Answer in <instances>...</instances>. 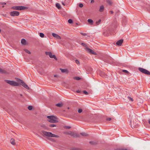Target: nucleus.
<instances>
[{
  "mask_svg": "<svg viewBox=\"0 0 150 150\" xmlns=\"http://www.w3.org/2000/svg\"><path fill=\"white\" fill-rule=\"evenodd\" d=\"M0 73L2 74H6L7 72L5 70L0 68Z\"/></svg>",
  "mask_w": 150,
  "mask_h": 150,
  "instance_id": "15",
  "label": "nucleus"
},
{
  "mask_svg": "<svg viewBox=\"0 0 150 150\" xmlns=\"http://www.w3.org/2000/svg\"><path fill=\"white\" fill-rule=\"evenodd\" d=\"M49 127H53L56 126V125L55 124H51L49 125Z\"/></svg>",
  "mask_w": 150,
  "mask_h": 150,
  "instance_id": "31",
  "label": "nucleus"
},
{
  "mask_svg": "<svg viewBox=\"0 0 150 150\" xmlns=\"http://www.w3.org/2000/svg\"><path fill=\"white\" fill-rule=\"evenodd\" d=\"M67 133V134L70 135L74 137H80V135L79 134H76L74 132L70 131Z\"/></svg>",
  "mask_w": 150,
  "mask_h": 150,
  "instance_id": "6",
  "label": "nucleus"
},
{
  "mask_svg": "<svg viewBox=\"0 0 150 150\" xmlns=\"http://www.w3.org/2000/svg\"><path fill=\"white\" fill-rule=\"evenodd\" d=\"M83 111L81 109H79L78 110V112L79 113H81Z\"/></svg>",
  "mask_w": 150,
  "mask_h": 150,
  "instance_id": "37",
  "label": "nucleus"
},
{
  "mask_svg": "<svg viewBox=\"0 0 150 150\" xmlns=\"http://www.w3.org/2000/svg\"><path fill=\"white\" fill-rule=\"evenodd\" d=\"M17 81L18 83L13 81H10L7 80H4L5 82L12 86H18L20 84L22 85L25 88L27 89H29V88L28 86L26 84V83H25L23 81L20 79H18L17 80Z\"/></svg>",
  "mask_w": 150,
  "mask_h": 150,
  "instance_id": "1",
  "label": "nucleus"
},
{
  "mask_svg": "<svg viewBox=\"0 0 150 150\" xmlns=\"http://www.w3.org/2000/svg\"><path fill=\"white\" fill-rule=\"evenodd\" d=\"M138 70L140 71L144 74L148 75H150V72L147 70L140 67L138 68Z\"/></svg>",
  "mask_w": 150,
  "mask_h": 150,
  "instance_id": "5",
  "label": "nucleus"
},
{
  "mask_svg": "<svg viewBox=\"0 0 150 150\" xmlns=\"http://www.w3.org/2000/svg\"><path fill=\"white\" fill-rule=\"evenodd\" d=\"M101 21V19H99L98 21H96V24L97 25H98L100 23V22Z\"/></svg>",
  "mask_w": 150,
  "mask_h": 150,
  "instance_id": "27",
  "label": "nucleus"
},
{
  "mask_svg": "<svg viewBox=\"0 0 150 150\" xmlns=\"http://www.w3.org/2000/svg\"><path fill=\"white\" fill-rule=\"evenodd\" d=\"M88 23H90L91 25H92L93 22V20L91 19H88Z\"/></svg>",
  "mask_w": 150,
  "mask_h": 150,
  "instance_id": "21",
  "label": "nucleus"
},
{
  "mask_svg": "<svg viewBox=\"0 0 150 150\" xmlns=\"http://www.w3.org/2000/svg\"><path fill=\"white\" fill-rule=\"evenodd\" d=\"M52 35L55 38L57 39H61L60 36L56 33H52Z\"/></svg>",
  "mask_w": 150,
  "mask_h": 150,
  "instance_id": "11",
  "label": "nucleus"
},
{
  "mask_svg": "<svg viewBox=\"0 0 150 150\" xmlns=\"http://www.w3.org/2000/svg\"><path fill=\"white\" fill-rule=\"evenodd\" d=\"M2 15L5 17H7V15L6 14H2Z\"/></svg>",
  "mask_w": 150,
  "mask_h": 150,
  "instance_id": "43",
  "label": "nucleus"
},
{
  "mask_svg": "<svg viewBox=\"0 0 150 150\" xmlns=\"http://www.w3.org/2000/svg\"><path fill=\"white\" fill-rule=\"evenodd\" d=\"M11 8L17 10H22L28 9V7L23 6H14L11 7Z\"/></svg>",
  "mask_w": 150,
  "mask_h": 150,
  "instance_id": "4",
  "label": "nucleus"
},
{
  "mask_svg": "<svg viewBox=\"0 0 150 150\" xmlns=\"http://www.w3.org/2000/svg\"><path fill=\"white\" fill-rule=\"evenodd\" d=\"M128 98L130 101H133V98L129 96L128 97Z\"/></svg>",
  "mask_w": 150,
  "mask_h": 150,
  "instance_id": "33",
  "label": "nucleus"
},
{
  "mask_svg": "<svg viewBox=\"0 0 150 150\" xmlns=\"http://www.w3.org/2000/svg\"><path fill=\"white\" fill-rule=\"evenodd\" d=\"M71 150H81V149L76 147H72L71 148Z\"/></svg>",
  "mask_w": 150,
  "mask_h": 150,
  "instance_id": "24",
  "label": "nucleus"
},
{
  "mask_svg": "<svg viewBox=\"0 0 150 150\" xmlns=\"http://www.w3.org/2000/svg\"><path fill=\"white\" fill-rule=\"evenodd\" d=\"M64 128L66 129H70L71 128V127L70 126H65Z\"/></svg>",
  "mask_w": 150,
  "mask_h": 150,
  "instance_id": "39",
  "label": "nucleus"
},
{
  "mask_svg": "<svg viewBox=\"0 0 150 150\" xmlns=\"http://www.w3.org/2000/svg\"><path fill=\"white\" fill-rule=\"evenodd\" d=\"M56 6L58 9H60L61 8L60 4L58 3L56 4Z\"/></svg>",
  "mask_w": 150,
  "mask_h": 150,
  "instance_id": "22",
  "label": "nucleus"
},
{
  "mask_svg": "<svg viewBox=\"0 0 150 150\" xmlns=\"http://www.w3.org/2000/svg\"><path fill=\"white\" fill-rule=\"evenodd\" d=\"M82 136H87L88 135V134L85 132H82L80 133Z\"/></svg>",
  "mask_w": 150,
  "mask_h": 150,
  "instance_id": "23",
  "label": "nucleus"
},
{
  "mask_svg": "<svg viewBox=\"0 0 150 150\" xmlns=\"http://www.w3.org/2000/svg\"><path fill=\"white\" fill-rule=\"evenodd\" d=\"M106 2L108 3L110 5H111L112 4V2L111 0H105Z\"/></svg>",
  "mask_w": 150,
  "mask_h": 150,
  "instance_id": "19",
  "label": "nucleus"
},
{
  "mask_svg": "<svg viewBox=\"0 0 150 150\" xmlns=\"http://www.w3.org/2000/svg\"><path fill=\"white\" fill-rule=\"evenodd\" d=\"M80 34L81 35H82L84 36H85L87 35V34L85 33L81 32V33H80Z\"/></svg>",
  "mask_w": 150,
  "mask_h": 150,
  "instance_id": "35",
  "label": "nucleus"
},
{
  "mask_svg": "<svg viewBox=\"0 0 150 150\" xmlns=\"http://www.w3.org/2000/svg\"><path fill=\"white\" fill-rule=\"evenodd\" d=\"M104 10V7L103 6H101L100 7L99 11L100 12H102Z\"/></svg>",
  "mask_w": 150,
  "mask_h": 150,
  "instance_id": "17",
  "label": "nucleus"
},
{
  "mask_svg": "<svg viewBox=\"0 0 150 150\" xmlns=\"http://www.w3.org/2000/svg\"><path fill=\"white\" fill-rule=\"evenodd\" d=\"M54 76L55 77H57L58 75H54Z\"/></svg>",
  "mask_w": 150,
  "mask_h": 150,
  "instance_id": "48",
  "label": "nucleus"
},
{
  "mask_svg": "<svg viewBox=\"0 0 150 150\" xmlns=\"http://www.w3.org/2000/svg\"><path fill=\"white\" fill-rule=\"evenodd\" d=\"M89 143L90 144H92V145L95 144H96V143L93 141H90L89 142Z\"/></svg>",
  "mask_w": 150,
  "mask_h": 150,
  "instance_id": "34",
  "label": "nucleus"
},
{
  "mask_svg": "<svg viewBox=\"0 0 150 150\" xmlns=\"http://www.w3.org/2000/svg\"><path fill=\"white\" fill-rule=\"evenodd\" d=\"M94 2V1L93 0H91V3H93Z\"/></svg>",
  "mask_w": 150,
  "mask_h": 150,
  "instance_id": "45",
  "label": "nucleus"
},
{
  "mask_svg": "<svg viewBox=\"0 0 150 150\" xmlns=\"http://www.w3.org/2000/svg\"><path fill=\"white\" fill-rule=\"evenodd\" d=\"M76 92L78 93H80V91L79 90H77L76 91Z\"/></svg>",
  "mask_w": 150,
  "mask_h": 150,
  "instance_id": "47",
  "label": "nucleus"
},
{
  "mask_svg": "<svg viewBox=\"0 0 150 150\" xmlns=\"http://www.w3.org/2000/svg\"><path fill=\"white\" fill-rule=\"evenodd\" d=\"M20 95L21 96H22V97L23 96V95L22 94H20Z\"/></svg>",
  "mask_w": 150,
  "mask_h": 150,
  "instance_id": "52",
  "label": "nucleus"
},
{
  "mask_svg": "<svg viewBox=\"0 0 150 150\" xmlns=\"http://www.w3.org/2000/svg\"><path fill=\"white\" fill-rule=\"evenodd\" d=\"M123 42V40L121 39L118 41L116 42V45L118 46H120L121 45Z\"/></svg>",
  "mask_w": 150,
  "mask_h": 150,
  "instance_id": "10",
  "label": "nucleus"
},
{
  "mask_svg": "<svg viewBox=\"0 0 150 150\" xmlns=\"http://www.w3.org/2000/svg\"><path fill=\"white\" fill-rule=\"evenodd\" d=\"M10 142L13 145H15L16 144L15 140L13 139H11Z\"/></svg>",
  "mask_w": 150,
  "mask_h": 150,
  "instance_id": "16",
  "label": "nucleus"
},
{
  "mask_svg": "<svg viewBox=\"0 0 150 150\" xmlns=\"http://www.w3.org/2000/svg\"><path fill=\"white\" fill-rule=\"evenodd\" d=\"M115 150H128V149L123 147H121L117 148L115 149Z\"/></svg>",
  "mask_w": 150,
  "mask_h": 150,
  "instance_id": "14",
  "label": "nucleus"
},
{
  "mask_svg": "<svg viewBox=\"0 0 150 150\" xmlns=\"http://www.w3.org/2000/svg\"><path fill=\"white\" fill-rule=\"evenodd\" d=\"M60 70H61V71L62 73L65 72L66 73H68V71L67 69H60Z\"/></svg>",
  "mask_w": 150,
  "mask_h": 150,
  "instance_id": "13",
  "label": "nucleus"
},
{
  "mask_svg": "<svg viewBox=\"0 0 150 150\" xmlns=\"http://www.w3.org/2000/svg\"><path fill=\"white\" fill-rule=\"evenodd\" d=\"M74 79L77 80H80L81 79V78L78 76H76L74 77Z\"/></svg>",
  "mask_w": 150,
  "mask_h": 150,
  "instance_id": "26",
  "label": "nucleus"
},
{
  "mask_svg": "<svg viewBox=\"0 0 150 150\" xmlns=\"http://www.w3.org/2000/svg\"><path fill=\"white\" fill-rule=\"evenodd\" d=\"M0 5H3V2H0Z\"/></svg>",
  "mask_w": 150,
  "mask_h": 150,
  "instance_id": "51",
  "label": "nucleus"
},
{
  "mask_svg": "<svg viewBox=\"0 0 150 150\" xmlns=\"http://www.w3.org/2000/svg\"><path fill=\"white\" fill-rule=\"evenodd\" d=\"M86 50L88 53L90 54H93L94 55H97L96 52H95L94 51L88 47L86 49Z\"/></svg>",
  "mask_w": 150,
  "mask_h": 150,
  "instance_id": "9",
  "label": "nucleus"
},
{
  "mask_svg": "<svg viewBox=\"0 0 150 150\" xmlns=\"http://www.w3.org/2000/svg\"><path fill=\"white\" fill-rule=\"evenodd\" d=\"M68 22L69 23H73V20L71 19H69L68 21Z\"/></svg>",
  "mask_w": 150,
  "mask_h": 150,
  "instance_id": "32",
  "label": "nucleus"
},
{
  "mask_svg": "<svg viewBox=\"0 0 150 150\" xmlns=\"http://www.w3.org/2000/svg\"><path fill=\"white\" fill-rule=\"evenodd\" d=\"M81 45L84 47H86V45L83 43H81Z\"/></svg>",
  "mask_w": 150,
  "mask_h": 150,
  "instance_id": "42",
  "label": "nucleus"
},
{
  "mask_svg": "<svg viewBox=\"0 0 150 150\" xmlns=\"http://www.w3.org/2000/svg\"><path fill=\"white\" fill-rule=\"evenodd\" d=\"M79 6L80 8H82L83 6V5L82 3H80L79 4Z\"/></svg>",
  "mask_w": 150,
  "mask_h": 150,
  "instance_id": "38",
  "label": "nucleus"
},
{
  "mask_svg": "<svg viewBox=\"0 0 150 150\" xmlns=\"http://www.w3.org/2000/svg\"><path fill=\"white\" fill-rule=\"evenodd\" d=\"M1 32V29H0V32Z\"/></svg>",
  "mask_w": 150,
  "mask_h": 150,
  "instance_id": "54",
  "label": "nucleus"
},
{
  "mask_svg": "<svg viewBox=\"0 0 150 150\" xmlns=\"http://www.w3.org/2000/svg\"><path fill=\"white\" fill-rule=\"evenodd\" d=\"M4 7V6H2V7Z\"/></svg>",
  "mask_w": 150,
  "mask_h": 150,
  "instance_id": "56",
  "label": "nucleus"
},
{
  "mask_svg": "<svg viewBox=\"0 0 150 150\" xmlns=\"http://www.w3.org/2000/svg\"><path fill=\"white\" fill-rule=\"evenodd\" d=\"M24 50L28 54H30V52L27 49H24Z\"/></svg>",
  "mask_w": 150,
  "mask_h": 150,
  "instance_id": "25",
  "label": "nucleus"
},
{
  "mask_svg": "<svg viewBox=\"0 0 150 150\" xmlns=\"http://www.w3.org/2000/svg\"><path fill=\"white\" fill-rule=\"evenodd\" d=\"M68 109H69V107H68Z\"/></svg>",
  "mask_w": 150,
  "mask_h": 150,
  "instance_id": "55",
  "label": "nucleus"
},
{
  "mask_svg": "<svg viewBox=\"0 0 150 150\" xmlns=\"http://www.w3.org/2000/svg\"><path fill=\"white\" fill-rule=\"evenodd\" d=\"M83 93L85 95H88V93L86 91L84 90L83 91Z\"/></svg>",
  "mask_w": 150,
  "mask_h": 150,
  "instance_id": "28",
  "label": "nucleus"
},
{
  "mask_svg": "<svg viewBox=\"0 0 150 150\" xmlns=\"http://www.w3.org/2000/svg\"><path fill=\"white\" fill-rule=\"evenodd\" d=\"M62 4L64 6H65V4H64V3L63 2H62Z\"/></svg>",
  "mask_w": 150,
  "mask_h": 150,
  "instance_id": "49",
  "label": "nucleus"
},
{
  "mask_svg": "<svg viewBox=\"0 0 150 150\" xmlns=\"http://www.w3.org/2000/svg\"><path fill=\"white\" fill-rule=\"evenodd\" d=\"M111 119L110 118H106V120L108 121H110Z\"/></svg>",
  "mask_w": 150,
  "mask_h": 150,
  "instance_id": "44",
  "label": "nucleus"
},
{
  "mask_svg": "<svg viewBox=\"0 0 150 150\" xmlns=\"http://www.w3.org/2000/svg\"><path fill=\"white\" fill-rule=\"evenodd\" d=\"M28 109L29 110H32L33 107L32 106H29L28 107Z\"/></svg>",
  "mask_w": 150,
  "mask_h": 150,
  "instance_id": "30",
  "label": "nucleus"
},
{
  "mask_svg": "<svg viewBox=\"0 0 150 150\" xmlns=\"http://www.w3.org/2000/svg\"><path fill=\"white\" fill-rule=\"evenodd\" d=\"M10 14L11 16H18L19 15V12L17 11H13L10 12Z\"/></svg>",
  "mask_w": 150,
  "mask_h": 150,
  "instance_id": "8",
  "label": "nucleus"
},
{
  "mask_svg": "<svg viewBox=\"0 0 150 150\" xmlns=\"http://www.w3.org/2000/svg\"><path fill=\"white\" fill-rule=\"evenodd\" d=\"M40 36L41 38H43L44 36V34L42 33H40Z\"/></svg>",
  "mask_w": 150,
  "mask_h": 150,
  "instance_id": "29",
  "label": "nucleus"
},
{
  "mask_svg": "<svg viewBox=\"0 0 150 150\" xmlns=\"http://www.w3.org/2000/svg\"><path fill=\"white\" fill-rule=\"evenodd\" d=\"M45 54L46 55H49L50 57L51 58H54L55 60H57V58L54 55H52V53L51 52H45Z\"/></svg>",
  "mask_w": 150,
  "mask_h": 150,
  "instance_id": "7",
  "label": "nucleus"
},
{
  "mask_svg": "<svg viewBox=\"0 0 150 150\" xmlns=\"http://www.w3.org/2000/svg\"><path fill=\"white\" fill-rule=\"evenodd\" d=\"M122 71H123V72H124L125 73H129V72L127 70H122Z\"/></svg>",
  "mask_w": 150,
  "mask_h": 150,
  "instance_id": "36",
  "label": "nucleus"
},
{
  "mask_svg": "<svg viewBox=\"0 0 150 150\" xmlns=\"http://www.w3.org/2000/svg\"><path fill=\"white\" fill-rule=\"evenodd\" d=\"M55 105L57 107H61L63 105V104L62 103H59L56 104Z\"/></svg>",
  "mask_w": 150,
  "mask_h": 150,
  "instance_id": "20",
  "label": "nucleus"
},
{
  "mask_svg": "<svg viewBox=\"0 0 150 150\" xmlns=\"http://www.w3.org/2000/svg\"><path fill=\"white\" fill-rule=\"evenodd\" d=\"M41 132L44 135L47 137H59V136L52 134L51 132H47L43 130Z\"/></svg>",
  "mask_w": 150,
  "mask_h": 150,
  "instance_id": "2",
  "label": "nucleus"
},
{
  "mask_svg": "<svg viewBox=\"0 0 150 150\" xmlns=\"http://www.w3.org/2000/svg\"><path fill=\"white\" fill-rule=\"evenodd\" d=\"M47 117L49 119L48 121L51 123H55L58 122L57 120V118L56 117L52 115L48 116Z\"/></svg>",
  "mask_w": 150,
  "mask_h": 150,
  "instance_id": "3",
  "label": "nucleus"
},
{
  "mask_svg": "<svg viewBox=\"0 0 150 150\" xmlns=\"http://www.w3.org/2000/svg\"><path fill=\"white\" fill-rule=\"evenodd\" d=\"M21 43L22 44L25 45L26 43V41L24 39H22L21 40Z\"/></svg>",
  "mask_w": 150,
  "mask_h": 150,
  "instance_id": "18",
  "label": "nucleus"
},
{
  "mask_svg": "<svg viewBox=\"0 0 150 150\" xmlns=\"http://www.w3.org/2000/svg\"><path fill=\"white\" fill-rule=\"evenodd\" d=\"M6 4V3L5 2H3V5H5Z\"/></svg>",
  "mask_w": 150,
  "mask_h": 150,
  "instance_id": "50",
  "label": "nucleus"
},
{
  "mask_svg": "<svg viewBox=\"0 0 150 150\" xmlns=\"http://www.w3.org/2000/svg\"><path fill=\"white\" fill-rule=\"evenodd\" d=\"M100 76L106 78L107 75L106 74H105L104 72H101L100 74Z\"/></svg>",
  "mask_w": 150,
  "mask_h": 150,
  "instance_id": "12",
  "label": "nucleus"
},
{
  "mask_svg": "<svg viewBox=\"0 0 150 150\" xmlns=\"http://www.w3.org/2000/svg\"><path fill=\"white\" fill-rule=\"evenodd\" d=\"M110 12L111 14H112L113 13V12L112 11H110Z\"/></svg>",
  "mask_w": 150,
  "mask_h": 150,
  "instance_id": "46",
  "label": "nucleus"
},
{
  "mask_svg": "<svg viewBox=\"0 0 150 150\" xmlns=\"http://www.w3.org/2000/svg\"><path fill=\"white\" fill-rule=\"evenodd\" d=\"M149 124H150V120H149Z\"/></svg>",
  "mask_w": 150,
  "mask_h": 150,
  "instance_id": "53",
  "label": "nucleus"
},
{
  "mask_svg": "<svg viewBox=\"0 0 150 150\" xmlns=\"http://www.w3.org/2000/svg\"><path fill=\"white\" fill-rule=\"evenodd\" d=\"M75 62L77 64H79V61L78 60H77V59H76V60H75Z\"/></svg>",
  "mask_w": 150,
  "mask_h": 150,
  "instance_id": "41",
  "label": "nucleus"
},
{
  "mask_svg": "<svg viewBox=\"0 0 150 150\" xmlns=\"http://www.w3.org/2000/svg\"><path fill=\"white\" fill-rule=\"evenodd\" d=\"M108 58L110 59V60H111V61H113V59L112 58V57H110V56H108Z\"/></svg>",
  "mask_w": 150,
  "mask_h": 150,
  "instance_id": "40",
  "label": "nucleus"
}]
</instances>
